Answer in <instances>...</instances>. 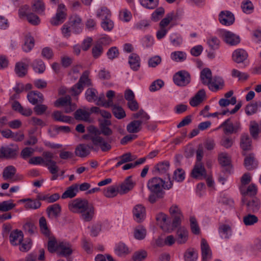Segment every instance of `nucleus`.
Listing matches in <instances>:
<instances>
[{
  "label": "nucleus",
  "instance_id": "obj_1",
  "mask_svg": "<svg viewBox=\"0 0 261 261\" xmlns=\"http://www.w3.org/2000/svg\"><path fill=\"white\" fill-rule=\"evenodd\" d=\"M167 176L169 182H167L166 184L165 180L159 177H153L148 180L147 187L150 193L148 200L150 203L153 204L164 198L165 192L164 189L169 190L172 188L173 181L171 180L169 174Z\"/></svg>",
  "mask_w": 261,
  "mask_h": 261
},
{
  "label": "nucleus",
  "instance_id": "obj_2",
  "mask_svg": "<svg viewBox=\"0 0 261 261\" xmlns=\"http://www.w3.org/2000/svg\"><path fill=\"white\" fill-rule=\"evenodd\" d=\"M241 203L247 213H257L261 207L260 200L256 196L242 197Z\"/></svg>",
  "mask_w": 261,
  "mask_h": 261
},
{
  "label": "nucleus",
  "instance_id": "obj_3",
  "mask_svg": "<svg viewBox=\"0 0 261 261\" xmlns=\"http://www.w3.org/2000/svg\"><path fill=\"white\" fill-rule=\"evenodd\" d=\"M91 85V80L89 79V73L85 71L80 77L78 82L71 87L72 95L73 96L78 95L83 90L84 86H89Z\"/></svg>",
  "mask_w": 261,
  "mask_h": 261
},
{
  "label": "nucleus",
  "instance_id": "obj_4",
  "mask_svg": "<svg viewBox=\"0 0 261 261\" xmlns=\"http://www.w3.org/2000/svg\"><path fill=\"white\" fill-rule=\"evenodd\" d=\"M19 148L17 145L11 144L0 148V159H15L18 155Z\"/></svg>",
  "mask_w": 261,
  "mask_h": 261
},
{
  "label": "nucleus",
  "instance_id": "obj_5",
  "mask_svg": "<svg viewBox=\"0 0 261 261\" xmlns=\"http://www.w3.org/2000/svg\"><path fill=\"white\" fill-rule=\"evenodd\" d=\"M173 81L178 86L186 87L191 83V74L185 70H180L174 74Z\"/></svg>",
  "mask_w": 261,
  "mask_h": 261
},
{
  "label": "nucleus",
  "instance_id": "obj_6",
  "mask_svg": "<svg viewBox=\"0 0 261 261\" xmlns=\"http://www.w3.org/2000/svg\"><path fill=\"white\" fill-rule=\"evenodd\" d=\"M89 206L88 200L81 198H76L68 203L69 210L73 213L86 211Z\"/></svg>",
  "mask_w": 261,
  "mask_h": 261
},
{
  "label": "nucleus",
  "instance_id": "obj_7",
  "mask_svg": "<svg viewBox=\"0 0 261 261\" xmlns=\"http://www.w3.org/2000/svg\"><path fill=\"white\" fill-rule=\"evenodd\" d=\"M220 127H223L224 133L226 135L237 134L242 129L241 124L239 121L232 123L230 118L225 120Z\"/></svg>",
  "mask_w": 261,
  "mask_h": 261
},
{
  "label": "nucleus",
  "instance_id": "obj_8",
  "mask_svg": "<svg viewBox=\"0 0 261 261\" xmlns=\"http://www.w3.org/2000/svg\"><path fill=\"white\" fill-rule=\"evenodd\" d=\"M66 9L65 6L61 4L58 5L56 15L50 19V23L57 26L63 23L66 18Z\"/></svg>",
  "mask_w": 261,
  "mask_h": 261
},
{
  "label": "nucleus",
  "instance_id": "obj_9",
  "mask_svg": "<svg viewBox=\"0 0 261 261\" xmlns=\"http://www.w3.org/2000/svg\"><path fill=\"white\" fill-rule=\"evenodd\" d=\"M169 212L173 217L172 226L173 228H175L179 226L181 222V218L183 216L179 208L176 205H172L170 209Z\"/></svg>",
  "mask_w": 261,
  "mask_h": 261
},
{
  "label": "nucleus",
  "instance_id": "obj_10",
  "mask_svg": "<svg viewBox=\"0 0 261 261\" xmlns=\"http://www.w3.org/2000/svg\"><path fill=\"white\" fill-rule=\"evenodd\" d=\"M240 146L242 149V154L246 155L247 151L251 150L252 139L248 133H242L240 136Z\"/></svg>",
  "mask_w": 261,
  "mask_h": 261
},
{
  "label": "nucleus",
  "instance_id": "obj_11",
  "mask_svg": "<svg viewBox=\"0 0 261 261\" xmlns=\"http://www.w3.org/2000/svg\"><path fill=\"white\" fill-rule=\"evenodd\" d=\"M58 254L60 256L67 257L73 253L72 245L67 241H62L58 243Z\"/></svg>",
  "mask_w": 261,
  "mask_h": 261
},
{
  "label": "nucleus",
  "instance_id": "obj_12",
  "mask_svg": "<svg viewBox=\"0 0 261 261\" xmlns=\"http://www.w3.org/2000/svg\"><path fill=\"white\" fill-rule=\"evenodd\" d=\"M222 37L223 41L230 46L237 45L241 41L239 36L228 31H224Z\"/></svg>",
  "mask_w": 261,
  "mask_h": 261
},
{
  "label": "nucleus",
  "instance_id": "obj_13",
  "mask_svg": "<svg viewBox=\"0 0 261 261\" xmlns=\"http://www.w3.org/2000/svg\"><path fill=\"white\" fill-rule=\"evenodd\" d=\"M234 20L233 14L229 11H221L219 14V20L223 25L229 26L234 23Z\"/></svg>",
  "mask_w": 261,
  "mask_h": 261
},
{
  "label": "nucleus",
  "instance_id": "obj_14",
  "mask_svg": "<svg viewBox=\"0 0 261 261\" xmlns=\"http://www.w3.org/2000/svg\"><path fill=\"white\" fill-rule=\"evenodd\" d=\"M191 176L194 178L199 179L206 177V171L203 163H195L191 172Z\"/></svg>",
  "mask_w": 261,
  "mask_h": 261
},
{
  "label": "nucleus",
  "instance_id": "obj_15",
  "mask_svg": "<svg viewBox=\"0 0 261 261\" xmlns=\"http://www.w3.org/2000/svg\"><path fill=\"white\" fill-rule=\"evenodd\" d=\"M69 24L72 32L75 34H80L82 32L83 24L82 23V19L77 15L70 18Z\"/></svg>",
  "mask_w": 261,
  "mask_h": 261
},
{
  "label": "nucleus",
  "instance_id": "obj_16",
  "mask_svg": "<svg viewBox=\"0 0 261 261\" xmlns=\"http://www.w3.org/2000/svg\"><path fill=\"white\" fill-rule=\"evenodd\" d=\"M99 128L100 135L101 134L105 136H109L113 134V130L110 126L112 124L111 120L108 119H99Z\"/></svg>",
  "mask_w": 261,
  "mask_h": 261
},
{
  "label": "nucleus",
  "instance_id": "obj_17",
  "mask_svg": "<svg viewBox=\"0 0 261 261\" xmlns=\"http://www.w3.org/2000/svg\"><path fill=\"white\" fill-rule=\"evenodd\" d=\"M90 140L95 146H99L103 152L109 151L111 149V145L105 141L101 136H91Z\"/></svg>",
  "mask_w": 261,
  "mask_h": 261
},
{
  "label": "nucleus",
  "instance_id": "obj_18",
  "mask_svg": "<svg viewBox=\"0 0 261 261\" xmlns=\"http://www.w3.org/2000/svg\"><path fill=\"white\" fill-rule=\"evenodd\" d=\"M133 213L135 220L138 223L142 222L145 218V207L142 204H137L134 207Z\"/></svg>",
  "mask_w": 261,
  "mask_h": 261
},
{
  "label": "nucleus",
  "instance_id": "obj_19",
  "mask_svg": "<svg viewBox=\"0 0 261 261\" xmlns=\"http://www.w3.org/2000/svg\"><path fill=\"white\" fill-rule=\"evenodd\" d=\"M201 250L202 261H210L212 256V251L206 240L203 238L201 241Z\"/></svg>",
  "mask_w": 261,
  "mask_h": 261
},
{
  "label": "nucleus",
  "instance_id": "obj_20",
  "mask_svg": "<svg viewBox=\"0 0 261 261\" xmlns=\"http://www.w3.org/2000/svg\"><path fill=\"white\" fill-rule=\"evenodd\" d=\"M9 238L12 245L17 246L23 241V233L21 230L16 229L11 232Z\"/></svg>",
  "mask_w": 261,
  "mask_h": 261
},
{
  "label": "nucleus",
  "instance_id": "obj_21",
  "mask_svg": "<svg viewBox=\"0 0 261 261\" xmlns=\"http://www.w3.org/2000/svg\"><path fill=\"white\" fill-rule=\"evenodd\" d=\"M189 238V232L187 229L184 227H179L176 231V242L178 244H185Z\"/></svg>",
  "mask_w": 261,
  "mask_h": 261
},
{
  "label": "nucleus",
  "instance_id": "obj_22",
  "mask_svg": "<svg viewBox=\"0 0 261 261\" xmlns=\"http://www.w3.org/2000/svg\"><path fill=\"white\" fill-rule=\"evenodd\" d=\"M135 185V182L132 179V176L127 177L120 186L119 193L123 195L128 193L134 188Z\"/></svg>",
  "mask_w": 261,
  "mask_h": 261
},
{
  "label": "nucleus",
  "instance_id": "obj_23",
  "mask_svg": "<svg viewBox=\"0 0 261 261\" xmlns=\"http://www.w3.org/2000/svg\"><path fill=\"white\" fill-rule=\"evenodd\" d=\"M29 101L32 105H37L38 102L41 103L44 101L43 94L38 91H31L27 95Z\"/></svg>",
  "mask_w": 261,
  "mask_h": 261
},
{
  "label": "nucleus",
  "instance_id": "obj_24",
  "mask_svg": "<svg viewBox=\"0 0 261 261\" xmlns=\"http://www.w3.org/2000/svg\"><path fill=\"white\" fill-rule=\"evenodd\" d=\"M248 56V53L245 50L242 48H238L232 53V59L237 63H241L246 60Z\"/></svg>",
  "mask_w": 261,
  "mask_h": 261
},
{
  "label": "nucleus",
  "instance_id": "obj_25",
  "mask_svg": "<svg viewBox=\"0 0 261 261\" xmlns=\"http://www.w3.org/2000/svg\"><path fill=\"white\" fill-rule=\"evenodd\" d=\"M48 217L49 219L57 218L60 215L61 212V207L58 203L48 206L46 210Z\"/></svg>",
  "mask_w": 261,
  "mask_h": 261
},
{
  "label": "nucleus",
  "instance_id": "obj_26",
  "mask_svg": "<svg viewBox=\"0 0 261 261\" xmlns=\"http://www.w3.org/2000/svg\"><path fill=\"white\" fill-rule=\"evenodd\" d=\"M206 97V93L203 89L199 90L190 101V104L191 106L195 107L201 103Z\"/></svg>",
  "mask_w": 261,
  "mask_h": 261
},
{
  "label": "nucleus",
  "instance_id": "obj_27",
  "mask_svg": "<svg viewBox=\"0 0 261 261\" xmlns=\"http://www.w3.org/2000/svg\"><path fill=\"white\" fill-rule=\"evenodd\" d=\"M244 165L248 170H252L257 168L258 162L254 158V153H251L246 156Z\"/></svg>",
  "mask_w": 261,
  "mask_h": 261
},
{
  "label": "nucleus",
  "instance_id": "obj_28",
  "mask_svg": "<svg viewBox=\"0 0 261 261\" xmlns=\"http://www.w3.org/2000/svg\"><path fill=\"white\" fill-rule=\"evenodd\" d=\"M219 164L223 167H225V172L230 173V159L226 153L222 152L218 155Z\"/></svg>",
  "mask_w": 261,
  "mask_h": 261
},
{
  "label": "nucleus",
  "instance_id": "obj_29",
  "mask_svg": "<svg viewBox=\"0 0 261 261\" xmlns=\"http://www.w3.org/2000/svg\"><path fill=\"white\" fill-rule=\"evenodd\" d=\"M200 78L203 84L209 86L213 80L212 72L210 69H203L200 72Z\"/></svg>",
  "mask_w": 261,
  "mask_h": 261
},
{
  "label": "nucleus",
  "instance_id": "obj_30",
  "mask_svg": "<svg viewBox=\"0 0 261 261\" xmlns=\"http://www.w3.org/2000/svg\"><path fill=\"white\" fill-rule=\"evenodd\" d=\"M224 86V82L223 79L220 76H215L213 78L208 88L211 91L216 92L222 89Z\"/></svg>",
  "mask_w": 261,
  "mask_h": 261
},
{
  "label": "nucleus",
  "instance_id": "obj_31",
  "mask_svg": "<svg viewBox=\"0 0 261 261\" xmlns=\"http://www.w3.org/2000/svg\"><path fill=\"white\" fill-rule=\"evenodd\" d=\"M79 192V185L77 184H73L68 187L66 190L61 196L62 199L72 198L74 197Z\"/></svg>",
  "mask_w": 261,
  "mask_h": 261
},
{
  "label": "nucleus",
  "instance_id": "obj_32",
  "mask_svg": "<svg viewBox=\"0 0 261 261\" xmlns=\"http://www.w3.org/2000/svg\"><path fill=\"white\" fill-rule=\"evenodd\" d=\"M170 166V163L168 161H164L158 163L154 167V172L155 174L162 175L166 174V175Z\"/></svg>",
  "mask_w": 261,
  "mask_h": 261
},
{
  "label": "nucleus",
  "instance_id": "obj_33",
  "mask_svg": "<svg viewBox=\"0 0 261 261\" xmlns=\"http://www.w3.org/2000/svg\"><path fill=\"white\" fill-rule=\"evenodd\" d=\"M33 70L39 74L43 73L46 69L44 62L40 59L34 60L30 64Z\"/></svg>",
  "mask_w": 261,
  "mask_h": 261
},
{
  "label": "nucleus",
  "instance_id": "obj_34",
  "mask_svg": "<svg viewBox=\"0 0 261 261\" xmlns=\"http://www.w3.org/2000/svg\"><path fill=\"white\" fill-rule=\"evenodd\" d=\"M128 63L132 70L138 71L140 67V57L135 53H132L128 58Z\"/></svg>",
  "mask_w": 261,
  "mask_h": 261
},
{
  "label": "nucleus",
  "instance_id": "obj_35",
  "mask_svg": "<svg viewBox=\"0 0 261 261\" xmlns=\"http://www.w3.org/2000/svg\"><path fill=\"white\" fill-rule=\"evenodd\" d=\"M51 117L56 121L71 123L73 120L71 117L63 115L62 113L60 111H54L51 114Z\"/></svg>",
  "mask_w": 261,
  "mask_h": 261
},
{
  "label": "nucleus",
  "instance_id": "obj_36",
  "mask_svg": "<svg viewBox=\"0 0 261 261\" xmlns=\"http://www.w3.org/2000/svg\"><path fill=\"white\" fill-rule=\"evenodd\" d=\"M28 65L22 62H17L15 66V72L19 77L25 76L28 73Z\"/></svg>",
  "mask_w": 261,
  "mask_h": 261
},
{
  "label": "nucleus",
  "instance_id": "obj_37",
  "mask_svg": "<svg viewBox=\"0 0 261 261\" xmlns=\"http://www.w3.org/2000/svg\"><path fill=\"white\" fill-rule=\"evenodd\" d=\"M141 122L134 120L129 122L126 126V130L129 133H138L141 129Z\"/></svg>",
  "mask_w": 261,
  "mask_h": 261
},
{
  "label": "nucleus",
  "instance_id": "obj_38",
  "mask_svg": "<svg viewBox=\"0 0 261 261\" xmlns=\"http://www.w3.org/2000/svg\"><path fill=\"white\" fill-rule=\"evenodd\" d=\"M75 154L81 158H85L90 154L89 148L86 144H80L75 149Z\"/></svg>",
  "mask_w": 261,
  "mask_h": 261
},
{
  "label": "nucleus",
  "instance_id": "obj_39",
  "mask_svg": "<svg viewBox=\"0 0 261 261\" xmlns=\"http://www.w3.org/2000/svg\"><path fill=\"white\" fill-rule=\"evenodd\" d=\"M198 255V252L195 249L189 248L184 253V260L185 261H196Z\"/></svg>",
  "mask_w": 261,
  "mask_h": 261
},
{
  "label": "nucleus",
  "instance_id": "obj_40",
  "mask_svg": "<svg viewBox=\"0 0 261 261\" xmlns=\"http://www.w3.org/2000/svg\"><path fill=\"white\" fill-rule=\"evenodd\" d=\"M90 116V113L87 110L82 109H77L74 113V118L79 121H88Z\"/></svg>",
  "mask_w": 261,
  "mask_h": 261
},
{
  "label": "nucleus",
  "instance_id": "obj_41",
  "mask_svg": "<svg viewBox=\"0 0 261 261\" xmlns=\"http://www.w3.org/2000/svg\"><path fill=\"white\" fill-rule=\"evenodd\" d=\"M257 192V188L255 184H251L246 190L241 189L242 197L255 196Z\"/></svg>",
  "mask_w": 261,
  "mask_h": 261
},
{
  "label": "nucleus",
  "instance_id": "obj_42",
  "mask_svg": "<svg viewBox=\"0 0 261 261\" xmlns=\"http://www.w3.org/2000/svg\"><path fill=\"white\" fill-rule=\"evenodd\" d=\"M115 253L119 256L126 255L129 253L128 247L122 242H119L116 245L115 248Z\"/></svg>",
  "mask_w": 261,
  "mask_h": 261
},
{
  "label": "nucleus",
  "instance_id": "obj_43",
  "mask_svg": "<svg viewBox=\"0 0 261 261\" xmlns=\"http://www.w3.org/2000/svg\"><path fill=\"white\" fill-rule=\"evenodd\" d=\"M261 107V101H258L248 104L245 108L246 114L249 116L256 113L258 108Z\"/></svg>",
  "mask_w": 261,
  "mask_h": 261
},
{
  "label": "nucleus",
  "instance_id": "obj_44",
  "mask_svg": "<svg viewBox=\"0 0 261 261\" xmlns=\"http://www.w3.org/2000/svg\"><path fill=\"white\" fill-rule=\"evenodd\" d=\"M248 214L243 218V221L246 226H252L257 223L258 218L253 215V213H247Z\"/></svg>",
  "mask_w": 261,
  "mask_h": 261
},
{
  "label": "nucleus",
  "instance_id": "obj_45",
  "mask_svg": "<svg viewBox=\"0 0 261 261\" xmlns=\"http://www.w3.org/2000/svg\"><path fill=\"white\" fill-rule=\"evenodd\" d=\"M218 231L222 238L227 239L231 235V227L227 224L221 225L219 227Z\"/></svg>",
  "mask_w": 261,
  "mask_h": 261
},
{
  "label": "nucleus",
  "instance_id": "obj_46",
  "mask_svg": "<svg viewBox=\"0 0 261 261\" xmlns=\"http://www.w3.org/2000/svg\"><path fill=\"white\" fill-rule=\"evenodd\" d=\"M133 117L135 119L140 118L138 120L141 122V125L143 123L146 124L147 121L150 119V116L143 109H140L138 112L133 114Z\"/></svg>",
  "mask_w": 261,
  "mask_h": 261
},
{
  "label": "nucleus",
  "instance_id": "obj_47",
  "mask_svg": "<svg viewBox=\"0 0 261 261\" xmlns=\"http://www.w3.org/2000/svg\"><path fill=\"white\" fill-rule=\"evenodd\" d=\"M95 209L93 205H90L86 211L81 212V218L86 222L92 220L94 215Z\"/></svg>",
  "mask_w": 261,
  "mask_h": 261
},
{
  "label": "nucleus",
  "instance_id": "obj_48",
  "mask_svg": "<svg viewBox=\"0 0 261 261\" xmlns=\"http://www.w3.org/2000/svg\"><path fill=\"white\" fill-rule=\"evenodd\" d=\"M39 225L41 233L46 237H49L50 230L47 226L46 220L44 217L42 216L39 219Z\"/></svg>",
  "mask_w": 261,
  "mask_h": 261
},
{
  "label": "nucleus",
  "instance_id": "obj_49",
  "mask_svg": "<svg viewBox=\"0 0 261 261\" xmlns=\"http://www.w3.org/2000/svg\"><path fill=\"white\" fill-rule=\"evenodd\" d=\"M32 9L38 14H43L45 10L44 3L41 0H34L32 3Z\"/></svg>",
  "mask_w": 261,
  "mask_h": 261
},
{
  "label": "nucleus",
  "instance_id": "obj_50",
  "mask_svg": "<svg viewBox=\"0 0 261 261\" xmlns=\"http://www.w3.org/2000/svg\"><path fill=\"white\" fill-rule=\"evenodd\" d=\"M176 15L173 11L167 14L166 17L160 22V28H165L172 20H176Z\"/></svg>",
  "mask_w": 261,
  "mask_h": 261
},
{
  "label": "nucleus",
  "instance_id": "obj_51",
  "mask_svg": "<svg viewBox=\"0 0 261 261\" xmlns=\"http://www.w3.org/2000/svg\"><path fill=\"white\" fill-rule=\"evenodd\" d=\"M118 193H119V189L113 186L107 187L103 191V195L108 198L114 197Z\"/></svg>",
  "mask_w": 261,
  "mask_h": 261
},
{
  "label": "nucleus",
  "instance_id": "obj_52",
  "mask_svg": "<svg viewBox=\"0 0 261 261\" xmlns=\"http://www.w3.org/2000/svg\"><path fill=\"white\" fill-rule=\"evenodd\" d=\"M140 5L148 9H154L158 5L159 0H139Z\"/></svg>",
  "mask_w": 261,
  "mask_h": 261
},
{
  "label": "nucleus",
  "instance_id": "obj_53",
  "mask_svg": "<svg viewBox=\"0 0 261 261\" xmlns=\"http://www.w3.org/2000/svg\"><path fill=\"white\" fill-rule=\"evenodd\" d=\"M16 172V168L12 165H10L4 169L3 172V176L5 179H11Z\"/></svg>",
  "mask_w": 261,
  "mask_h": 261
},
{
  "label": "nucleus",
  "instance_id": "obj_54",
  "mask_svg": "<svg viewBox=\"0 0 261 261\" xmlns=\"http://www.w3.org/2000/svg\"><path fill=\"white\" fill-rule=\"evenodd\" d=\"M146 229L143 226H138L134 230V236L138 240L144 239L146 236Z\"/></svg>",
  "mask_w": 261,
  "mask_h": 261
},
{
  "label": "nucleus",
  "instance_id": "obj_55",
  "mask_svg": "<svg viewBox=\"0 0 261 261\" xmlns=\"http://www.w3.org/2000/svg\"><path fill=\"white\" fill-rule=\"evenodd\" d=\"M112 41L111 38L108 35H105L95 41V43L104 49V47L110 45Z\"/></svg>",
  "mask_w": 261,
  "mask_h": 261
},
{
  "label": "nucleus",
  "instance_id": "obj_56",
  "mask_svg": "<svg viewBox=\"0 0 261 261\" xmlns=\"http://www.w3.org/2000/svg\"><path fill=\"white\" fill-rule=\"evenodd\" d=\"M112 41L111 38L108 35H105L95 41V43L104 49V47L110 45Z\"/></svg>",
  "mask_w": 261,
  "mask_h": 261
},
{
  "label": "nucleus",
  "instance_id": "obj_57",
  "mask_svg": "<svg viewBox=\"0 0 261 261\" xmlns=\"http://www.w3.org/2000/svg\"><path fill=\"white\" fill-rule=\"evenodd\" d=\"M13 200L4 201L0 203V211L8 212L16 206V204L13 203Z\"/></svg>",
  "mask_w": 261,
  "mask_h": 261
},
{
  "label": "nucleus",
  "instance_id": "obj_58",
  "mask_svg": "<svg viewBox=\"0 0 261 261\" xmlns=\"http://www.w3.org/2000/svg\"><path fill=\"white\" fill-rule=\"evenodd\" d=\"M147 256V252L144 250L135 252L132 256L133 261H143Z\"/></svg>",
  "mask_w": 261,
  "mask_h": 261
},
{
  "label": "nucleus",
  "instance_id": "obj_59",
  "mask_svg": "<svg viewBox=\"0 0 261 261\" xmlns=\"http://www.w3.org/2000/svg\"><path fill=\"white\" fill-rule=\"evenodd\" d=\"M112 113L114 116L118 119H121L126 116L124 110L120 106H113Z\"/></svg>",
  "mask_w": 261,
  "mask_h": 261
},
{
  "label": "nucleus",
  "instance_id": "obj_60",
  "mask_svg": "<svg viewBox=\"0 0 261 261\" xmlns=\"http://www.w3.org/2000/svg\"><path fill=\"white\" fill-rule=\"evenodd\" d=\"M34 46V39L32 36L27 37L22 45V49L25 52H29Z\"/></svg>",
  "mask_w": 261,
  "mask_h": 261
},
{
  "label": "nucleus",
  "instance_id": "obj_61",
  "mask_svg": "<svg viewBox=\"0 0 261 261\" xmlns=\"http://www.w3.org/2000/svg\"><path fill=\"white\" fill-rule=\"evenodd\" d=\"M42 159L44 161L43 165L44 166H48L51 163H55V161L53 160L54 154L49 151H44L42 153Z\"/></svg>",
  "mask_w": 261,
  "mask_h": 261
},
{
  "label": "nucleus",
  "instance_id": "obj_62",
  "mask_svg": "<svg viewBox=\"0 0 261 261\" xmlns=\"http://www.w3.org/2000/svg\"><path fill=\"white\" fill-rule=\"evenodd\" d=\"M30 200L28 201L24 205V207L26 209H33L36 210L40 207L41 203L37 199H33L32 198H29Z\"/></svg>",
  "mask_w": 261,
  "mask_h": 261
},
{
  "label": "nucleus",
  "instance_id": "obj_63",
  "mask_svg": "<svg viewBox=\"0 0 261 261\" xmlns=\"http://www.w3.org/2000/svg\"><path fill=\"white\" fill-rule=\"evenodd\" d=\"M97 17L101 18L102 20L110 18L111 16L110 11L105 7H101L98 10L96 14Z\"/></svg>",
  "mask_w": 261,
  "mask_h": 261
},
{
  "label": "nucleus",
  "instance_id": "obj_64",
  "mask_svg": "<svg viewBox=\"0 0 261 261\" xmlns=\"http://www.w3.org/2000/svg\"><path fill=\"white\" fill-rule=\"evenodd\" d=\"M187 55L181 51H176L171 54V58L176 62H182L186 59Z\"/></svg>",
  "mask_w": 261,
  "mask_h": 261
}]
</instances>
